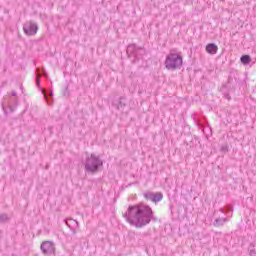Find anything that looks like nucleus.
<instances>
[{
  "instance_id": "obj_1",
  "label": "nucleus",
  "mask_w": 256,
  "mask_h": 256,
  "mask_svg": "<svg viewBox=\"0 0 256 256\" xmlns=\"http://www.w3.org/2000/svg\"><path fill=\"white\" fill-rule=\"evenodd\" d=\"M124 219L127 223L136 227V229H143L146 225H149L155 217V212L151 206L145 203H138L135 205H130L127 211L123 214Z\"/></svg>"
},
{
  "instance_id": "obj_2",
  "label": "nucleus",
  "mask_w": 256,
  "mask_h": 256,
  "mask_svg": "<svg viewBox=\"0 0 256 256\" xmlns=\"http://www.w3.org/2000/svg\"><path fill=\"white\" fill-rule=\"evenodd\" d=\"M103 167V160H101V157L95 155V154H90L87 155L84 161V169L86 173H92L95 174Z\"/></svg>"
},
{
  "instance_id": "obj_3",
  "label": "nucleus",
  "mask_w": 256,
  "mask_h": 256,
  "mask_svg": "<svg viewBox=\"0 0 256 256\" xmlns=\"http://www.w3.org/2000/svg\"><path fill=\"white\" fill-rule=\"evenodd\" d=\"M166 69L169 71H175V69H180L183 66V56L178 53H169L166 56V60L164 62Z\"/></svg>"
},
{
  "instance_id": "obj_4",
  "label": "nucleus",
  "mask_w": 256,
  "mask_h": 256,
  "mask_svg": "<svg viewBox=\"0 0 256 256\" xmlns=\"http://www.w3.org/2000/svg\"><path fill=\"white\" fill-rule=\"evenodd\" d=\"M129 59H132V63H139L147 51L145 48L137 46V44H129L126 50Z\"/></svg>"
},
{
  "instance_id": "obj_5",
  "label": "nucleus",
  "mask_w": 256,
  "mask_h": 256,
  "mask_svg": "<svg viewBox=\"0 0 256 256\" xmlns=\"http://www.w3.org/2000/svg\"><path fill=\"white\" fill-rule=\"evenodd\" d=\"M40 249L43 255H54L55 254V243L53 241H44L40 245Z\"/></svg>"
},
{
  "instance_id": "obj_6",
  "label": "nucleus",
  "mask_w": 256,
  "mask_h": 256,
  "mask_svg": "<svg viewBox=\"0 0 256 256\" xmlns=\"http://www.w3.org/2000/svg\"><path fill=\"white\" fill-rule=\"evenodd\" d=\"M23 31L25 35L32 36V35H37V31H39V26H37L36 23L33 22H26L23 25Z\"/></svg>"
},
{
  "instance_id": "obj_7",
  "label": "nucleus",
  "mask_w": 256,
  "mask_h": 256,
  "mask_svg": "<svg viewBox=\"0 0 256 256\" xmlns=\"http://www.w3.org/2000/svg\"><path fill=\"white\" fill-rule=\"evenodd\" d=\"M231 83H233V76L228 77L227 83L223 84L220 88V92L224 95L225 99H228V101L231 99V95L229 94Z\"/></svg>"
},
{
  "instance_id": "obj_8",
  "label": "nucleus",
  "mask_w": 256,
  "mask_h": 256,
  "mask_svg": "<svg viewBox=\"0 0 256 256\" xmlns=\"http://www.w3.org/2000/svg\"><path fill=\"white\" fill-rule=\"evenodd\" d=\"M112 107L117 109V111L125 109V107H127V98L125 96H122L119 99L113 100Z\"/></svg>"
},
{
  "instance_id": "obj_9",
  "label": "nucleus",
  "mask_w": 256,
  "mask_h": 256,
  "mask_svg": "<svg viewBox=\"0 0 256 256\" xmlns=\"http://www.w3.org/2000/svg\"><path fill=\"white\" fill-rule=\"evenodd\" d=\"M67 227L72 231L73 235H77V229H79V223L75 219L65 220Z\"/></svg>"
},
{
  "instance_id": "obj_10",
  "label": "nucleus",
  "mask_w": 256,
  "mask_h": 256,
  "mask_svg": "<svg viewBox=\"0 0 256 256\" xmlns=\"http://www.w3.org/2000/svg\"><path fill=\"white\" fill-rule=\"evenodd\" d=\"M42 94L44 96L46 103H48L49 105H53V91L42 89Z\"/></svg>"
},
{
  "instance_id": "obj_11",
  "label": "nucleus",
  "mask_w": 256,
  "mask_h": 256,
  "mask_svg": "<svg viewBox=\"0 0 256 256\" xmlns=\"http://www.w3.org/2000/svg\"><path fill=\"white\" fill-rule=\"evenodd\" d=\"M219 50V47L215 45V43H209L206 46V51L209 53V55H215L217 51Z\"/></svg>"
},
{
  "instance_id": "obj_12",
  "label": "nucleus",
  "mask_w": 256,
  "mask_h": 256,
  "mask_svg": "<svg viewBox=\"0 0 256 256\" xmlns=\"http://www.w3.org/2000/svg\"><path fill=\"white\" fill-rule=\"evenodd\" d=\"M227 221H229V218H216L213 222V225L214 227H223Z\"/></svg>"
},
{
  "instance_id": "obj_13",
  "label": "nucleus",
  "mask_w": 256,
  "mask_h": 256,
  "mask_svg": "<svg viewBox=\"0 0 256 256\" xmlns=\"http://www.w3.org/2000/svg\"><path fill=\"white\" fill-rule=\"evenodd\" d=\"M240 61L242 65H249L251 63V56L249 54L242 55Z\"/></svg>"
},
{
  "instance_id": "obj_14",
  "label": "nucleus",
  "mask_w": 256,
  "mask_h": 256,
  "mask_svg": "<svg viewBox=\"0 0 256 256\" xmlns=\"http://www.w3.org/2000/svg\"><path fill=\"white\" fill-rule=\"evenodd\" d=\"M41 77H47V72L45 69L36 68V78L41 79Z\"/></svg>"
},
{
  "instance_id": "obj_15",
  "label": "nucleus",
  "mask_w": 256,
  "mask_h": 256,
  "mask_svg": "<svg viewBox=\"0 0 256 256\" xmlns=\"http://www.w3.org/2000/svg\"><path fill=\"white\" fill-rule=\"evenodd\" d=\"M162 200H163V193L161 192L154 193L153 203H159V201H162Z\"/></svg>"
},
{
  "instance_id": "obj_16",
  "label": "nucleus",
  "mask_w": 256,
  "mask_h": 256,
  "mask_svg": "<svg viewBox=\"0 0 256 256\" xmlns=\"http://www.w3.org/2000/svg\"><path fill=\"white\" fill-rule=\"evenodd\" d=\"M154 197H155V193L153 192H146L144 193V198L147 200V201H154Z\"/></svg>"
},
{
  "instance_id": "obj_17",
  "label": "nucleus",
  "mask_w": 256,
  "mask_h": 256,
  "mask_svg": "<svg viewBox=\"0 0 256 256\" xmlns=\"http://www.w3.org/2000/svg\"><path fill=\"white\" fill-rule=\"evenodd\" d=\"M9 216L7 214H0V223H7Z\"/></svg>"
},
{
  "instance_id": "obj_18",
  "label": "nucleus",
  "mask_w": 256,
  "mask_h": 256,
  "mask_svg": "<svg viewBox=\"0 0 256 256\" xmlns=\"http://www.w3.org/2000/svg\"><path fill=\"white\" fill-rule=\"evenodd\" d=\"M64 97H69V87L65 88V91L63 92Z\"/></svg>"
},
{
  "instance_id": "obj_19",
  "label": "nucleus",
  "mask_w": 256,
  "mask_h": 256,
  "mask_svg": "<svg viewBox=\"0 0 256 256\" xmlns=\"http://www.w3.org/2000/svg\"><path fill=\"white\" fill-rule=\"evenodd\" d=\"M231 211H233V208H231V206H226L225 207V212L226 213H231Z\"/></svg>"
},
{
  "instance_id": "obj_20",
  "label": "nucleus",
  "mask_w": 256,
  "mask_h": 256,
  "mask_svg": "<svg viewBox=\"0 0 256 256\" xmlns=\"http://www.w3.org/2000/svg\"><path fill=\"white\" fill-rule=\"evenodd\" d=\"M36 86L41 87V79L36 77Z\"/></svg>"
},
{
  "instance_id": "obj_21",
  "label": "nucleus",
  "mask_w": 256,
  "mask_h": 256,
  "mask_svg": "<svg viewBox=\"0 0 256 256\" xmlns=\"http://www.w3.org/2000/svg\"><path fill=\"white\" fill-rule=\"evenodd\" d=\"M11 95H12V97H17V92H16L15 90H13V91L11 92Z\"/></svg>"
},
{
  "instance_id": "obj_22",
  "label": "nucleus",
  "mask_w": 256,
  "mask_h": 256,
  "mask_svg": "<svg viewBox=\"0 0 256 256\" xmlns=\"http://www.w3.org/2000/svg\"><path fill=\"white\" fill-rule=\"evenodd\" d=\"M250 255H256V249L250 250Z\"/></svg>"
},
{
  "instance_id": "obj_23",
  "label": "nucleus",
  "mask_w": 256,
  "mask_h": 256,
  "mask_svg": "<svg viewBox=\"0 0 256 256\" xmlns=\"http://www.w3.org/2000/svg\"><path fill=\"white\" fill-rule=\"evenodd\" d=\"M220 211H221V213H225V210H223V209H220Z\"/></svg>"
},
{
  "instance_id": "obj_24",
  "label": "nucleus",
  "mask_w": 256,
  "mask_h": 256,
  "mask_svg": "<svg viewBox=\"0 0 256 256\" xmlns=\"http://www.w3.org/2000/svg\"><path fill=\"white\" fill-rule=\"evenodd\" d=\"M10 111H12V112H13V107H11V106H10Z\"/></svg>"
},
{
  "instance_id": "obj_25",
  "label": "nucleus",
  "mask_w": 256,
  "mask_h": 256,
  "mask_svg": "<svg viewBox=\"0 0 256 256\" xmlns=\"http://www.w3.org/2000/svg\"><path fill=\"white\" fill-rule=\"evenodd\" d=\"M5 115H7V110H4Z\"/></svg>"
}]
</instances>
